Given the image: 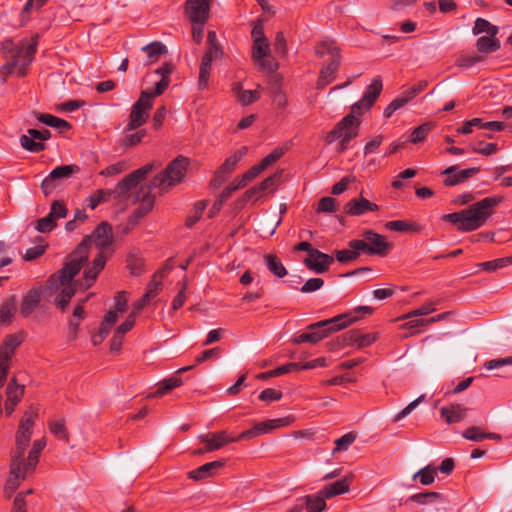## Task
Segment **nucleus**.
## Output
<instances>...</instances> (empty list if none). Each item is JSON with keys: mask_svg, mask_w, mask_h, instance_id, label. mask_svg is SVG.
<instances>
[{"mask_svg": "<svg viewBox=\"0 0 512 512\" xmlns=\"http://www.w3.org/2000/svg\"><path fill=\"white\" fill-rule=\"evenodd\" d=\"M86 242L87 240L82 245H78L70 254L69 260L64 267L57 274H53L49 277L48 283L50 286H55L56 288L62 287L55 298V304L62 310L68 306L71 298L76 293V288L72 280L87 261V255L85 253Z\"/></svg>", "mask_w": 512, "mask_h": 512, "instance_id": "f257e3e1", "label": "nucleus"}, {"mask_svg": "<svg viewBox=\"0 0 512 512\" xmlns=\"http://www.w3.org/2000/svg\"><path fill=\"white\" fill-rule=\"evenodd\" d=\"M383 88L382 80L376 77L372 80L371 84L366 88L362 98L353 104L352 111L346 115L336 126L328 132L325 141L330 144L340 137L347 139H354L359 133L360 119L354 115L356 109L369 110Z\"/></svg>", "mask_w": 512, "mask_h": 512, "instance_id": "f03ea898", "label": "nucleus"}, {"mask_svg": "<svg viewBox=\"0 0 512 512\" xmlns=\"http://www.w3.org/2000/svg\"><path fill=\"white\" fill-rule=\"evenodd\" d=\"M501 201L500 197H486L465 210L443 215L442 220L456 225L459 231H474L485 224Z\"/></svg>", "mask_w": 512, "mask_h": 512, "instance_id": "7ed1b4c3", "label": "nucleus"}, {"mask_svg": "<svg viewBox=\"0 0 512 512\" xmlns=\"http://www.w3.org/2000/svg\"><path fill=\"white\" fill-rule=\"evenodd\" d=\"M373 309L369 306H359L351 312L337 315L333 318L322 320L317 323L310 324L307 332L293 339V343L300 344L304 342L317 343L326 338L330 333L346 328L350 324L359 319L357 314H371Z\"/></svg>", "mask_w": 512, "mask_h": 512, "instance_id": "20e7f679", "label": "nucleus"}, {"mask_svg": "<svg viewBox=\"0 0 512 512\" xmlns=\"http://www.w3.org/2000/svg\"><path fill=\"white\" fill-rule=\"evenodd\" d=\"M188 167V160L183 156H179L171 161L166 169L156 175L150 183L148 191L145 192L141 188V192L138 194L137 199L141 202V208L148 212L154 205L155 195L151 192L154 189L159 190V194H163L172 186L181 182L185 176Z\"/></svg>", "mask_w": 512, "mask_h": 512, "instance_id": "39448f33", "label": "nucleus"}, {"mask_svg": "<svg viewBox=\"0 0 512 512\" xmlns=\"http://www.w3.org/2000/svg\"><path fill=\"white\" fill-rule=\"evenodd\" d=\"M85 253L88 256V250L92 243L95 244L100 252L93 260V264L90 268L84 271V288H90L97 279L98 274L102 271L106 264L107 256L105 255L104 249L109 247L113 243L112 227L107 222H101L92 235L86 236L79 245H82L85 241Z\"/></svg>", "mask_w": 512, "mask_h": 512, "instance_id": "423d86ee", "label": "nucleus"}, {"mask_svg": "<svg viewBox=\"0 0 512 512\" xmlns=\"http://www.w3.org/2000/svg\"><path fill=\"white\" fill-rule=\"evenodd\" d=\"M362 236L363 239L349 241L348 246L360 250L361 253L380 257L386 256L393 247L392 243L388 242L383 235L372 230H364Z\"/></svg>", "mask_w": 512, "mask_h": 512, "instance_id": "0eeeda50", "label": "nucleus"}, {"mask_svg": "<svg viewBox=\"0 0 512 512\" xmlns=\"http://www.w3.org/2000/svg\"><path fill=\"white\" fill-rule=\"evenodd\" d=\"M152 91L145 90L140 94L139 99L133 104L131 112L129 114V121L124 129L125 132L136 130L143 126L150 115L153 102L152 99L155 97Z\"/></svg>", "mask_w": 512, "mask_h": 512, "instance_id": "6e6552de", "label": "nucleus"}, {"mask_svg": "<svg viewBox=\"0 0 512 512\" xmlns=\"http://www.w3.org/2000/svg\"><path fill=\"white\" fill-rule=\"evenodd\" d=\"M37 45V37H33L29 40H22L20 44L16 47L11 58L12 60H19L17 63V65L19 66L18 76L23 77L26 75V69L34 59V55L37 50Z\"/></svg>", "mask_w": 512, "mask_h": 512, "instance_id": "1a4fd4ad", "label": "nucleus"}, {"mask_svg": "<svg viewBox=\"0 0 512 512\" xmlns=\"http://www.w3.org/2000/svg\"><path fill=\"white\" fill-rule=\"evenodd\" d=\"M152 169V164H146L141 168L134 170L117 184L113 193L119 198L124 197L128 191L135 188L142 180H144Z\"/></svg>", "mask_w": 512, "mask_h": 512, "instance_id": "9d476101", "label": "nucleus"}, {"mask_svg": "<svg viewBox=\"0 0 512 512\" xmlns=\"http://www.w3.org/2000/svg\"><path fill=\"white\" fill-rule=\"evenodd\" d=\"M212 0H187L186 13L192 23L205 24L209 18Z\"/></svg>", "mask_w": 512, "mask_h": 512, "instance_id": "9b49d317", "label": "nucleus"}, {"mask_svg": "<svg viewBox=\"0 0 512 512\" xmlns=\"http://www.w3.org/2000/svg\"><path fill=\"white\" fill-rule=\"evenodd\" d=\"M28 471L29 470L24 468L23 462L11 461L9 477L4 486V493L6 497L10 498L12 496L19 487L21 481L25 480Z\"/></svg>", "mask_w": 512, "mask_h": 512, "instance_id": "f8f14e48", "label": "nucleus"}, {"mask_svg": "<svg viewBox=\"0 0 512 512\" xmlns=\"http://www.w3.org/2000/svg\"><path fill=\"white\" fill-rule=\"evenodd\" d=\"M379 206L362 195L352 198L344 205V213L349 216H362L368 212H376Z\"/></svg>", "mask_w": 512, "mask_h": 512, "instance_id": "ddd939ff", "label": "nucleus"}, {"mask_svg": "<svg viewBox=\"0 0 512 512\" xmlns=\"http://www.w3.org/2000/svg\"><path fill=\"white\" fill-rule=\"evenodd\" d=\"M284 154L283 149L276 148L267 156H265L261 162L257 165L252 166L246 173L243 174V181L250 182L256 178L261 172L266 170L269 166L278 161Z\"/></svg>", "mask_w": 512, "mask_h": 512, "instance_id": "4468645a", "label": "nucleus"}, {"mask_svg": "<svg viewBox=\"0 0 512 512\" xmlns=\"http://www.w3.org/2000/svg\"><path fill=\"white\" fill-rule=\"evenodd\" d=\"M334 258L320 250L312 251L311 257L304 259V265L311 271L321 274L326 272L333 264Z\"/></svg>", "mask_w": 512, "mask_h": 512, "instance_id": "2eb2a0df", "label": "nucleus"}, {"mask_svg": "<svg viewBox=\"0 0 512 512\" xmlns=\"http://www.w3.org/2000/svg\"><path fill=\"white\" fill-rule=\"evenodd\" d=\"M199 439L201 442L205 443L204 451H215L219 450L226 444L237 442L241 440L242 438L236 437H230L226 431H221L217 433L207 434V435H200Z\"/></svg>", "mask_w": 512, "mask_h": 512, "instance_id": "dca6fc26", "label": "nucleus"}, {"mask_svg": "<svg viewBox=\"0 0 512 512\" xmlns=\"http://www.w3.org/2000/svg\"><path fill=\"white\" fill-rule=\"evenodd\" d=\"M269 53L270 48L267 39H257L254 41L252 57L255 63L262 69L273 71L276 66L266 59Z\"/></svg>", "mask_w": 512, "mask_h": 512, "instance_id": "f3484780", "label": "nucleus"}, {"mask_svg": "<svg viewBox=\"0 0 512 512\" xmlns=\"http://www.w3.org/2000/svg\"><path fill=\"white\" fill-rule=\"evenodd\" d=\"M479 172V168H467L464 170H458L457 166H450L443 171L445 179L443 183L446 186H454L464 182L466 179L472 177Z\"/></svg>", "mask_w": 512, "mask_h": 512, "instance_id": "a211bd4d", "label": "nucleus"}, {"mask_svg": "<svg viewBox=\"0 0 512 512\" xmlns=\"http://www.w3.org/2000/svg\"><path fill=\"white\" fill-rule=\"evenodd\" d=\"M225 464L224 460H216L209 463H205L200 467L188 472V478L194 481H201L212 477L217 470L222 468Z\"/></svg>", "mask_w": 512, "mask_h": 512, "instance_id": "6ab92c4d", "label": "nucleus"}, {"mask_svg": "<svg viewBox=\"0 0 512 512\" xmlns=\"http://www.w3.org/2000/svg\"><path fill=\"white\" fill-rule=\"evenodd\" d=\"M283 425H284L283 419H273V420H267L264 422H260V423H257L251 429L243 431L239 435V438H247V439L254 438L261 434H266V433L272 431L273 429L279 428Z\"/></svg>", "mask_w": 512, "mask_h": 512, "instance_id": "aec40b11", "label": "nucleus"}, {"mask_svg": "<svg viewBox=\"0 0 512 512\" xmlns=\"http://www.w3.org/2000/svg\"><path fill=\"white\" fill-rule=\"evenodd\" d=\"M468 408L461 404H451L440 409V415L447 424H454L466 418Z\"/></svg>", "mask_w": 512, "mask_h": 512, "instance_id": "412c9836", "label": "nucleus"}, {"mask_svg": "<svg viewBox=\"0 0 512 512\" xmlns=\"http://www.w3.org/2000/svg\"><path fill=\"white\" fill-rule=\"evenodd\" d=\"M23 342V337L20 334H11L5 337L2 345L0 346V361L10 363L15 350Z\"/></svg>", "mask_w": 512, "mask_h": 512, "instance_id": "4be33fe9", "label": "nucleus"}, {"mask_svg": "<svg viewBox=\"0 0 512 512\" xmlns=\"http://www.w3.org/2000/svg\"><path fill=\"white\" fill-rule=\"evenodd\" d=\"M40 301L41 290L37 288L29 290L20 304V314L25 318L30 316L39 306Z\"/></svg>", "mask_w": 512, "mask_h": 512, "instance_id": "5701e85b", "label": "nucleus"}, {"mask_svg": "<svg viewBox=\"0 0 512 512\" xmlns=\"http://www.w3.org/2000/svg\"><path fill=\"white\" fill-rule=\"evenodd\" d=\"M41 133L37 129H28L27 134L20 137L21 146L30 152H40L45 149V144L40 141Z\"/></svg>", "mask_w": 512, "mask_h": 512, "instance_id": "b1692460", "label": "nucleus"}, {"mask_svg": "<svg viewBox=\"0 0 512 512\" xmlns=\"http://www.w3.org/2000/svg\"><path fill=\"white\" fill-rule=\"evenodd\" d=\"M315 53L318 57L324 58L329 57L328 61L337 59L341 60L340 48L337 46L334 40L326 39L319 42L315 46Z\"/></svg>", "mask_w": 512, "mask_h": 512, "instance_id": "393cba45", "label": "nucleus"}, {"mask_svg": "<svg viewBox=\"0 0 512 512\" xmlns=\"http://www.w3.org/2000/svg\"><path fill=\"white\" fill-rule=\"evenodd\" d=\"M280 177H281L280 172L274 173L273 175L264 179L258 186L248 189L244 194V200L250 201L253 198H257L262 192L277 185V183L280 180Z\"/></svg>", "mask_w": 512, "mask_h": 512, "instance_id": "a878e982", "label": "nucleus"}, {"mask_svg": "<svg viewBox=\"0 0 512 512\" xmlns=\"http://www.w3.org/2000/svg\"><path fill=\"white\" fill-rule=\"evenodd\" d=\"M340 67V61L337 59L331 60L321 71L317 81V88L323 89L335 79V73Z\"/></svg>", "mask_w": 512, "mask_h": 512, "instance_id": "bb28decb", "label": "nucleus"}, {"mask_svg": "<svg viewBox=\"0 0 512 512\" xmlns=\"http://www.w3.org/2000/svg\"><path fill=\"white\" fill-rule=\"evenodd\" d=\"M462 436L463 438L473 442H480L484 439H492L496 441H500L502 439V436L500 434L484 432L481 430L480 427L477 426L468 427L463 431Z\"/></svg>", "mask_w": 512, "mask_h": 512, "instance_id": "cd10ccee", "label": "nucleus"}, {"mask_svg": "<svg viewBox=\"0 0 512 512\" xmlns=\"http://www.w3.org/2000/svg\"><path fill=\"white\" fill-rule=\"evenodd\" d=\"M247 147L243 146L236 150L230 157H228L224 163L218 168V175L224 173L225 175L230 174L236 168L237 164L245 157L247 154Z\"/></svg>", "mask_w": 512, "mask_h": 512, "instance_id": "c85d7f7f", "label": "nucleus"}, {"mask_svg": "<svg viewBox=\"0 0 512 512\" xmlns=\"http://www.w3.org/2000/svg\"><path fill=\"white\" fill-rule=\"evenodd\" d=\"M349 487L350 480L347 477H344L325 486L320 492L322 493L323 496H325V498H331L348 492Z\"/></svg>", "mask_w": 512, "mask_h": 512, "instance_id": "c756f323", "label": "nucleus"}, {"mask_svg": "<svg viewBox=\"0 0 512 512\" xmlns=\"http://www.w3.org/2000/svg\"><path fill=\"white\" fill-rule=\"evenodd\" d=\"M46 446V440L45 438H41L38 440H35L33 442L32 448L29 451L27 461H23V466L26 470H34L38 461L41 451Z\"/></svg>", "mask_w": 512, "mask_h": 512, "instance_id": "7c9ffc66", "label": "nucleus"}, {"mask_svg": "<svg viewBox=\"0 0 512 512\" xmlns=\"http://www.w3.org/2000/svg\"><path fill=\"white\" fill-rule=\"evenodd\" d=\"M183 383L182 378L178 375H172L169 378L164 379L163 381L158 383V387L156 391L151 395L154 397H159L167 392L171 391L174 388L181 386Z\"/></svg>", "mask_w": 512, "mask_h": 512, "instance_id": "2f4dec72", "label": "nucleus"}, {"mask_svg": "<svg viewBox=\"0 0 512 512\" xmlns=\"http://www.w3.org/2000/svg\"><path fill=\"white\" fill-rule=\"evenodd\" d=\"M142 51L147 53L145 65H150L159 60L160 56L165 53L166 47L161 42H152L143 46Z\"/></svg>", "mask_w": 512, "mask_h": 512, "instance_id": "473e14b6", "label": "nucleus"}, {"mask_svg": "<svg viewBox=\"0 0 512 512\" xmlns=\"http://www.w3.org/2000/svg\"><path fill=\"white\" fill-rule=\"evenodd\" d=\"M16 312V297L10 296L0 306V324H9Z\"/></svg>", "mask_w": 512, "mask_h": 512, "instance_id": "72a5a7b5", "label": "nucleus"}, {"mask_svg": "<svg viewBox=\"0 0 512 512\" xmlns=\"http://www.w3.org/2000/svg\"><path fill=\"white\" fill-rule=\"evenodd\" d=\"M156 73L161 75V79L156 83L155 89L154 91H152V93L154 95L159 96L166 90L170 83L169 74L171 73V67L167 63L163 64L160 68L156 70Z\"/></svg>", "mask_w": 512, "mask_h": 512, "instance_id": "f704fd0d", "label": "nucleus"}, {"mask_svg": "<svg viewBox=\"0 0 512 512\" xmlns=\"http://www.w3.org/2000/svg\"><path fill=\"white\" fill-rule=\"evenodd\" d=\"M264 260L268 270L275 276L283 278L287 274L286 268L276 255L267 254L264 256Z\"/></svg>", "mask_w": 512, "mask_h": 512, "instance_id": "c9c22d12", "label": "nucleus"}, {"mask_svg": "<svg viewBox=\"0 0 512 512\" xmlns=\"http://www.w3.org/2000/svg\"><path fill=\"white\" fill-rule=\"evenodd\" d=\"M476 47L479 52L489 54L500 48V41L495 36H481L477 39Z\"/></svg>", "mask_w": 512, "mask_h": 512, "instance_id": "e433bc0d", "label": "nucleus"}, {"mask_svg": "<svg viewBox=\"0 0 512 512\" xmlns=\"http://www.w3.org/2000/svg\"><path fill=\"white\" fill-rule=\"evenodd\" d=\"M167 270L168 268H163L154 274L153 279L147 285V290L144 294L145 298L151 300L158 295L162 285L161 279L165 276Z\"/></svg>", "mask_w": 512, "mask_h": 512, "instance_id": "4c0bfd02", "label": "nucleus"}, {"mask_svg": "<svg viewBox=\"0 0 512 512\" xmlns=\"http://www.w3.org/2000/svg\"><path fill=\"white\" fill-rule=\"evenodd\" d=\"M303 500L307 512H322L326 508L325 496L321 492L318 495H307Z\"/></svg>", "mask_w": 512, "mask_h": 512, "instance_id": "58836bf2", "label": "nucleus"}, {"mask_svg": "<svg viewBox=\"0 0 512 512\" xmlns=\"http://www.w3.org/2000/svg\"><path fill=\"white\" fill-rule=\"evenodd\" d=\"M409 501L415 502L419 505L432 504L436 502H445L443 495L438 492L417 493L410 496Z\"/></svg>", "mask_w": 512, "mask_h": 512, "instance_id": "ea45409f", "label": "nucleus"}, {"mask_svg": "<svg viewBox=\"0 0 512 512\" xmlns=\"http://www.w3.org/2000/svg\"><path fill=\"white\" fill-rule=\"evenodd\" d=\"M37 119L45 125L59 129L60 131L68 130L71 128L70 123H68L66 120L51 114H39Z\"/></svg>", "mask_w": 512, "mask_h": 512, "instance_id": "a19ab883", "label": "nucleus"}, {"mask_svg": "<svg viewBox=\"0 0 512 512\" xmlns=\"http://www.w3.org/2000/svg\"><path fill=\"white\" fill-rule=\"evenodd\" d=\"M79 168L76 165H61L54 168L50 174V180L55 179L59 183L63 179L69 178L72 174L78 172Z\"/></svg>", "mask_w": 512, "mask_h": 512, "instance_id": "79ce46f5", "label": "nucleus"}, {"mask_svg": "<svg viewBox=\"0 0 512 512\" xmlns=\"http://www.w3.org/2000/svg\"><path fill=\"white\" fill-rule=\"evenodd\" d=\"M434 128V124L431 122H426L418 127H416L410 135L409 141L418 144L425 140L427 135L432 131Z\"/></svg>", "mask_w": 512, "mask_h": 512, "instance_id": "37998d69", "label": "nucleus"}, {"mask_svg": "<svg viewBox=\"0 0 512 512\" xmlns=\"http://www.w3.org/2000/svg\"><path fill=\"white\" fill-rule=\"evenodd\" d=\"M473 33L475 35L487 33L488 36L494 37L498 33V27L483 18H477L473 27Z\"/></svg>", "mask_w": 512, "mask_h": 512, "instance_id": "c03bdc74", "label": "nucleus"}, {"mask_svg": "<svg viewBox=\"0 0 512 512\" xmlns=\"http://www.w3.org/2000/svg\"><path fill=\"white\" fill-rule=\"evenodd\" d=\"M49 430L58 440L68 442L69 435L63 419L50 421Z\"/></svg>", "mask_w": 512, "mask_h": 512, "instance_id": "a18cd8bd", "label": "nucleus"}, {"mask_svg": "<svg viewBox=\"0 0 512 512\" xmlns=\"http://www.w3.org/2000/svg\"><path fill=\"white\" fill-rule=\"evenodd\" d=\"M436 469L434 466L428 465L413 475V479H419L422 485H430L434 482Z\"/></svg>", "mask_w": 512, "mask_h": 512, "instance_id": "49530a36", "label": "nucleus"}, {"mask_svg": "<svg viewBox=\"0 0 512 512\" xmlns=\"http://www.w3.org/2000/svg\"><path fill=\"white\" fill-rule=\"evenodd\" d=\"M126 262L131 275L139 276L144 271V260L137 254L130 253Z\"/></svg>", "mask_w": 512, "mask_h": 512, "instance_id": "de8ad7c7", "label": "nucleus"}, {"mask_svg": "<svg viewBox=\"0 0 512 512\" xmlns=\"http://www.w3.org/2000/svg\"><path fill=\"white\" fill-rule=\"evenodd\" d=\"M30 440L27 437L16 436V447L12 451L11 461L12 462H23L25 450L28 447Z\"/></svg>", "mask_w": 512, "mask_h": 512, "instance_id": "09e8293b", "label": "nucleus"}, {"mask_svg": "<svg viewBox=\"0 0 512 512\" xmlns=\"http://www.w3.org/2000/svg\"><path fill=\"white\" fill-rule=\"evenodd\" d=\"M385 228L390 231L396 232H407V231H418L419 227L415 223L406 222L403 220L388 221L385 224Z\"/></svg>", "mask_w": 512, "mask_h": 512, "instance_id": "8fccbe9b", "label": "nucleus"}, {"mask_svg": "<svg viewBox=\"0 0 512 512\" xmlns=\"http://www.w3.org/2000/svg\"><path fill=\"white\" fill-rule=\"evenodd\" d=\"M512 264V255L508 257L498 258L491 261H486L479 266L488 272L496 271L497 269L504 268L508 265Z\"/></svg>", "mask_w": 512, "mask_h": 512, "instance_id": "3c124183", "label": "nucleus"}, {"mask_svg": "<svg viewBox=\"0 0 512 512\" xmlns=\"http://www.w3.org/2000/svg\"><path fill=\"white\" fill-rule=\"evenodd\" d=\"M24 393V386L18 385L15 379H12L6 390L7 400L19 403Z\"/></svg>", "mask_w": 512, "mask_h": 512, "instance_id": "603ef678", "label": "nucleus"}, {"mask_svg": "<svg viewBox=\"0 0 512 512\" xmlns=\"http://www.w3.org/2000/svg\"><path fill=\"white\" fill-rule=\"evenodd\" d=\"M361 254V251L356 248H350L349 249H343V250H336L335 251V257L337 261L340 263H349L354 260H356L359 255Z\"/></svg>", "mask_w": 512, "mask_h": 512, "instance_id": "864d4df0", "label": "nucleus"}, {"mask_svg": "<svg viewBox=\"0 0 512 512\" xmlns=\"http://www.w3.org/2000/svg\"><path fill=\"white\" fill-rule=\"evenodd\" d=\"M112 193L113 191H106L103 189L97 190L87 198L88 207L95 209L99 204L107 201Z\"/></svg>", "mask_w": 512, "mask_h": 512, "instance_id": "5fc2aeb1", "label": "nucleus"}, {"mask_svg": "<svg viewBox=\"0 0 512 512\" xmlns=\"http://www.w3.org/2000/svg\"><path fill=\"white\" fill-rule=\"evenodd\" d=\"M356 434L349 432L344 434L342 437L335 440V448L332 450V454L337 452L346 451L349 446L355 441Z\"/></svg>", "mask_w": 512, "mask_h": 512, "instance_id": "6e6d98bb", "label": "nucleus"}, {"mask_svg": "<svg viewBox=\"0 0 512 512\" xmlns=\"http://www.w3.org/2000/svg\"><path fill=\"white\" fill-rule=\"evenodd\" d=\"M437 303H438V301H429V302L421 305L417 309L402 316V319H408L411 317H419V316L428 315L436 310L435 306Z\"/></svg>", "mask_w": 512, "mask_h": 512, "instance_id": "4d7b16f0", "label": "nucleus"}, {"mask_svg": "<svg viewBox=\"0 0 512 512\" xmlns=\"http://www.w3.org/2000/svg\"><path fill=\"white\" fill-rule=\"evenodd\" d=\"M125 133L126 134L122 140V145L125 147L136 146L146 136V131L144 129L138 130L133 133H127V132H125Z\"/></svg>", "mask_w": 512, "mask_h": 512, "instance_id": "13d9d810", "label": "nucleus"}, {"mask_svg": "<svg viewBox=\"0 0 512 512\" xmlns=\"http://www.w3.org/2000/svg\"><path fill=\"white\" fill-rule=\"evenodd\" d=\"M38 416L37 410L31 408L29 411L25 412L23 415L19 427L25 431H32L34 426V421Z\"/></svg>", "mask_w": 512, "mask_h": 512, "instance_id": "bf43d9fd", "label": "nucleus"}, {"mask_svg": "<svg viewBox=\"0 0 512 512\" xmlns=\"http://www.w3.org/2000/svg\"><path fill=\"white\" fill-rule=\"evenodd\" d=\"M336 210V200L332 197H322L318 201L317 213H332Z\"/></svg>", "mask_w": 512, "mask_h": 512, "instance_id": "052dcab7", "label": "nucleus"}, {"mask_svg": "<svg viewBox=\"0 0 512 512\" xmlns=\"http://www.w3.org/2000/svg\"><path fill=\"white\" fill-rule=\"evenodd\" d=\"M55 227L56 220L52 217V215L48 214L47 216L37 221L36 229L41 233H47L53 230Z\"/></svg>", "mask_w": 512, "mask_h": 512, "instance_id": "680f3d73", "label": "nucleus"}, {"mask_svg": "<svg viewBox=\"0 0 512 512\" xmlns=\"http://www.w3.org/2000/svg\"><path fill=\"white\" fill-rule=\"evenodd\" d=\"M260 98V93L258 90H243L241 92L239 98L237 99L241 105L247 106L255 102Z\"/></svg>", "mask_w": 512, "mask_h": 512, "instance_id": "e2e57ef3", "label": "nucleus"}, {"mask_svg": "<svg viewBox=\"0 0 512 512\" xmlns=\"http://www.w3.org/2000/svg\"><path fill=\"white\" fill-rule=\"evenodd\" d=\"M482 145H483V142L480 141V142H478V144H476L472 147V150L474 152L479 153L484 156L493 155L499 150L497 144H495V143H487L483 147H481Z\"/></svg>", "mask_w": 512, "mask_h": 512, "instance_id": "0e129e2a", "label": "nucleus"}, {"mask_svg": "<svg viewBox=\"0 0 512 512\" xmlns=\"http://www.w3.org/2000/svg\"><path fill=\"white\" fill-rule=\"evenodd\" d=\"M127 169V164L125 161H119L117 163L111 164L106 167L104 170L100 172L102 176H114L122 173Z\"/></svg>", "mask_w": 512, "mask_h": 512, "instance_id": "69168bd1", "label": "nucleus"}, {"mask_svg": "<svg viewBox=\"0 0 512 512\" xmlns=\"http://www.w3.org/2000/svg\"><path fill=\"white\" fill-rule=\"evenodd\" d=\"M324 285V281L321 278H310L301 287L302 293H312L321 289Z\"/></svg>", "mask_w": 512, "mask_h": 512, "instance_id": "338daca9", "label": "nucleus"}, {"mask_svg": "<svg viewBox=\"0 0 512 512\" xmlns=\"http://www.w3.org/2000/svg\"><path fill=\"white\" fill-rule=\"evenodd\" d=\"M49 214L52 215L55 220L65 218L67 215L65 204L61 201H54L51 205Z\"/></svg>", "mask_w": 512, "mask_h": 512, "instance_id": "774afa93", "label": "nucleus"}]
</instances>
